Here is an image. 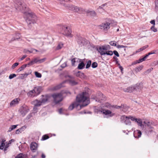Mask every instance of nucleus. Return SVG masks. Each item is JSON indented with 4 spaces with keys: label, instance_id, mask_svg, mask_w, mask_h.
I'll return each instance as SVG.
<instances>
[{
    "label": "nucleus",
    "instance_id": "nucleus-16",
    "mask_svg": "<svg viewBox=\"0 0 158 158\" xmlns=\"http://www.w3.org/2000/svg\"><path fill=\"white\" fill-rule=\"evenodd\" d=\"M141 134L142 133L141 131L139 130L135 131L134 133V136L135 138H136L140 137L141 136Z\"/></svg>",
    "mask_w": 158,
    "mask_h": 158
},
{
    "label": "nucleus",
    "instance_id": "nucleus-19",
    "mask_svg": "<svg viewBox=\"0 0 158 158\" xmlns=\"http://www.w3.org/2000/svg\"><path fill=\"white\" fill-rule=\"evenodd\" d=\"M134 87L135 88L134 90H137V89L141 90L143 88V85L142 83H137L134 86Z\"/></svg>",
    "mask_w": 158,
    "mask_h": 158
},
{
    "label": "nucleus",
    "instance_id": "nucleus-23",
    "mask_svg": "<svg viewBox=\"0 0 158 158\" xmlns=\"http://www.w3.org/2000/svg\"><path fill=\"white\" fill-rule=\"evenodd\" d=\"M35 92V91H34V89H33V90L29 91L27 93V95L28 97L33 98L34 97L36 96Z\"/></svg>",
    "mask_w": 158,
    "mask_h": 158
},
{
    "label": "nucleus",
    "instance_id": "nucleus-29",
    "mask_svg": "<svg viewBox=\"0 0 158 158\" xmlns=\"http://www.w3.org/2000/svg\"><path fill=\"white\" fill-rule=\"evenodd\" d=\"M85 65L84 63L83 62H81L78 64L77 68L79 69H82L84 68Z\"/></svg>",
    "mask_w": 158,
    "mask_h": 158
},
{
    "label": "nucleus",
    "instance_id": "nucleus-48",
    "mask_svg": "<svg viewBox=\"0 0 158 158\" xmlns=\"http://www.w3.org/2000/svg\"><path fill=\"white\" fill-rule=\"evenodd\" d=\"M16 76V75L15 74H12L9 75V78L10 79H11Z\"/></svg>",
    "mask_w": 158,
    "mask_h": 158
},
{
    "label": "nucleus",
    "instance_id": "nucleus-4",
    "mask_svg": "<svg viewBox=\"0 0 158 158\" xmlns=\"http://www.w3.org/2000/svg\"><path fill=\"white\" fill-rule=\"evenodd\" d=\"M54 102L57 104L62 100L63 95L61 93L54 94L52 95Z\"/></svg>",
    "mask_w": 158,
    "mask_h": 158
},
{
    "label": "nucleus",
    "instance_id": "nucleus-37",
    "mask_svg": "<svg viewBox=\"0 0 158 158\" xmlns=\"http://www.w3.org/2000/svg\"><path fill=\"white\" fill-rule=\"evenodd\" d=\"M109 44L112 46H117L116 42L114 41H111L109 42Z\"/></svg>",
    "mask_w": 158,
    "mask_h": 158
},
{
    "label": "nucleus",
    "instance_id": "nucleus-30",
    "mask_svg": "<svg viewBox=\"0 0 158 158\" xmlns=\"http://www.w3.org/2000/svg\"><path fill=\"white\" fill-rule=\"evenodd\" d=\"M135 122L137 123L139 126H140L141 127H142L143 126L141 119L140 118H137V120Z\"/></svg>",
    "mask_w": 158,
    "mask_h": 158
},
{
    "label": "nucleus",
    "instance_id": "nucleus-2",
    "mask_svg": "<svg viewBox=\"0 0 158 158\" xmlns=\"http://www.w3.org/2000/svg\"><path fill=\"white\" fill-rule=\"evenodd\" d=\"M25 20L29 28H31L32 24L37 22L38 19L36 15L33 12H25L24 13Z\"/></svg>",
    "mask_w": 158,
    "mask_h": 158
},
{
    "label": "nucleus",
    "instance_id": "nucleus-46",
    "mask_svg": "<svg viewBox=\"0 0 158 158\" xmlns=\"http://www.w3.org/2000/svg\"><path fill=\"white\" fill-rule=\"evenodd\" d=\"M49 138V137L48 136V135H44L42 136V139L43 140H45L46 139H48Z\"/></svg>",
    "mask_w": 158,
    "mask_h": 158
},
{
    "label": "nucleus",
    "instance_id": "nucleus-60",
    "mask_svg": "<svg viewBox=\"0 0 158 158\" xmlns=\"http://www.w3.org/2000/svg\"><path fill=\"white\" fill-rule=\"evenodd\" d=\"M117 47L118 48H125V46H123V45H117Z\"/></svg>",
    "mask_w": 158,
    "mask_h": 158
},
{
    "label": "nucleus",
    "instance_id": "nucleus-51",
    "mask_svg": "<svg viewBox=\"0 0 158 158\" xmlns=\"http://www.w3.org/2000/svg\"><path fill=\"white\" fill-rule=\"evenodd\" d=\"M151 29L154 32H156L157 31V29L155 28V25L152 26L151 28Z\"/></svg>",
    "mask_w": 158,
    "mask_h": 158
},
{
    "label": "nucleus",
    "instance_id": "nucleus-62",
    "mask_svg": "<svg viewBox=\"0 0 158 158\" xmlns=\"http://www.w3.org/2000/svg\"><path fill=\"white\" fill-rule=\"evenodd\" d=\"M113 59H114L116 63H118V59L117 58L116 56H114Z\"/></svg>",
    "mask_w": 158,
    "mask_h": 158
},
{
    "label": "nucleus",
    "instance_id": "nucleus-39",
    "mask_svg": "<svg viewBox=\"0 0 158 158\" xmlns=\"http://www.w3.org/2000/svg\"><path fill=\"white\" fill-rule=\"evenodd\" d=\"M63 44L60 43L56 48V49L57 50H59L61 49L63 47Z\"/></svg>",
    "mask_w": 158,
    "mask_h": 158
},
{
    "label": "nucleus",
    "instance_id": "nucleus-58",
    "mask_svg": "<svg viewBox=\"0 0 158 158\" xmlns=\"http://www.w3.org/2000/svg\"><path fill=\"white\" fill-rule=\"evenodd\" d=\"M9 145H8V144H6V145L5 144V146H4V151H6L8 148L9 147Z\"/></svg>",
    "mask_w": 158,
    "mask_h": 158
},
{
    "label": "nucleus",
    "instance_id": "nucleus-53",
    "mask_svg": "<svg viewBox=\"0 0 158 158\" xmlns=\"http://www.w3.org/2000/svg\"><path fill=\"white\" fill-rule=\"evenodd\" d=\"M15 158H23V154L22 153H20L18 154Z\"/></svg>",
    "mask_w": 158,
    "mask_h": 158
},
{
    "label": "nucleus",
    "instance_id": "nucleus-17",
    "mask_svg": "<svg viewBox=\"0 0 158 158\" xmlns=\"http://www.w3.org/2000/svg\"><path fill=\"white\" fill-rule=\"evenodd\" d=\"M20 99L18 98L15 99L11 101L10 102V105L11 106H14L18 104Z\"/></svg>",
    "mask_w": 158,
    "mask_h": 158
},
{
    "label": "nucleus",
    "instance_id": "nucleus-43",
    "mask_svg": "<svg viewBox=\"0 0 158 158\" xmlns=\"http://www.w3.org/2000/svg\"><path fill=\"white\" fill-rule=\"evenodd\" d=\"M89 13L92 16H94L96 15V13L94 11H89Z\"/></svg>",
    "mask_w": 158,
    "mask_h": 158
},
{
    "label": "nucleus",
    "instance_id": "nucleus-11",
    "mask_svg": "<svg viewBox=\"0 0 158 158\" xmlns=\"http://www.w3.org/2000/svg\"><path fill=\"white\" fill-rule=\"evenodd\" d=\"M33 89L35 91V95L37 96L40 93L42 90V87L41 86L35 87Z\"/></svg>",
    "mask_w": 158,
    "mask_h": 158
},
{
    "label": "nucleus",
    "instance_id": "nucleus-50",
    "mask_svg": "<svg viewBox=\"0 0 158 158\" xmlns=\"http://www.w3.org/2000/svg\"><path fill=\"white\" fill-rule=\"evenodd\" d=\"M94 111L97 113H102V110L95 109L94 110Z\"/></svg>",
    "mask_w": 158,
    "mask_h": 158
},
{
    "label": "nucleus",
    "instance_id": "nucleus-1",
    "mask_svg": "<svg viewBox=\"0 0 158 158\" xmlns=\"http://www.w3.org/2000/svg\"><path fill=\"white\" fill-rule=\"evenodd\" d=\"M87 93L85 92L77 95L76 97V101L73 102L69 106L68 110H71L75 108L78 110L88 105L90 102L89 98L87 97Z\"/></svg>",
    "mask_w": 158,
    "mask_h": 158
},
{
    "label": "nucleus",
    "instance_id": "nucleus-5",
    "mask_svg": "<svg viewBox=\"0 0 158 158\" xmlns=\"http://www.w3.org/2000/svg\"><path fill=\"white\" fill-rule=\"evenodd\" d=\"M110 49L111 47L109 45L106 44L98 48H97V50L101 54L102 52H104V51H108Z\"/></svg>",
    "mask_w": 158,
    "mask_h": 158
},
{
    "label": "nucleus",
    "instance_id": "nucleus-18",
    "mask_svg": "<svg viewBox=\"0 0 158 158\" xmlns=\"http://www.w3.org/2000/svg\"><path fill=\"white\" fill-rule=\"evenodd\" d=\"M77 42L81 46H82L85 44V40L81 37H80L77 41Z\"/></svg>",
    "mask_w": 158,
    "mask_h": 158
},
{
    "label": "nucleus",
    "instance_id": "nucleus-7",
    "mask_svg": "<svg viewBox=\"0 0 158 158\" xmlns=\"http://www.w3.org/2000/svg\"><path fill=\"white\" fill-rule=\"evenodd\" d=\"M23 116H24L28 112L29 109L26 105H23L19 110Z\"/></svg>",
    "mask_w": 158,
    "mask_h": 158
},
{
    "label": "nucleus",
    "instance_id": "nucleus-36",
    "mask_svg": "<svg viewBox=\"0 0 158 158\" xmlns=\"http://www.w3.org/2000/svg\"><path fill=\"white\" fill-rule=\"evenodd\" d=\"M157 52H158V51L157 50H154L148 53L147 54L149 56L151 54H156Z\"/></svg>",
    "mask_w": 158,
    "mask_h": 158
},
{
    "label": "nucleus",
    "instance_id": "nucleus-45",
    "mask_svg": "<svg viewBox=\"0 0 158 158\" xmlns=\"http://www.w3.org/2000/svg\"><path fill=\"white\" fill-rule=\"evenodd\" d=\"M98 66V64L96 62H94L91 65V66L92 68H96Z\"/></svg>",
    "mask_w": 158,
    "mask_h": 158
},
{
    "label": "nucleus",
    "instance_id": "nucleus-34",
    "mask_svg": "<svg viewBox=\"0 0 158 158\" xmlns=\"http://www.w3.org/2000/svg\"><path fill=\"white\" fill-rule=\"evenodd\" d=\"M98 94L100 96V98H99V99L102 100H105V98L104 95L102 94L99 92L98 93Z\"/></svg>",
    "mask_w": 158,
    "mask_h": 158
},
{
    "label": "nucleus",
    "instance_id": "nucleus-47",
    "mask_svg": "<svg viewBox=\"0 0 158 158\" xmlns=\"http://www.w3.org/2000/svg\"><path fill=\"white\" fill-rule=\"evenodd\" d=\"M23 52L25 53H27L28 52L30 53H31L33 52V51L31 50V49L30 50H29L27 49H24Z\"/></svg>",
    "mask_w": 158,
    "mask_h": 158
},
{
    "label": "nucleus",
    "instance_id": "nucleus-32",
    "mask_svg": "<svg viewBox=\"0 0 158 158\" xmlns=\"http://www.w3.org/2000/svg\"><path fill=\"white\" fill-rule=\"evenodd\" d=\"M79 60V59H78L77 58H74L72 59L71 60V63H72V64L73 66H75V63L76 62H77L78 60Z\"/></svg>",
    "mask_w": 158,
    "mask_h": 158
},
{
    "label": "nucleus",
    "instance_id": "nucleus-56",
    "mask_svg": "<svg viewBox=\"0 0 158 158\" xmlns=\"http://www.w3.org/2000/svg\"><path fill=\"white\" fill-rule=\"evenodd\" d=\"M113 54L114 53L117 56L119 57V55L118 52H117V51L116 50H114L113 51Z\"/></svg>",
    "mask_w": 158,
    "mask_h": 158
},
{
    "label": "nucleus",
    "instance_id": "nucleus-61",
    "mask_svg": "<svg viewBox=\"0 0 158 158\" xmlns=\"http://www.w3.org/2000/svg\"><path fill=\"white\" fill-rule=\"evenodd\" d=\"M17 126L18 125H13L11 126V127L13 130H14L17 127Z\"/></svg>",
    "mask_w": 158,
    "mask_h": 158
},
{
    "label": "nucleus",
    "instance_id": "nucleus-25",
    "mask_svg": "<svg viewBox=\"0 0 158 158\" xmlns=\"http://www.w3.org/2000/svg\"><path fill=\"white\" fill-rule=\"evenodd\" d=\"M35 43L36 44L38 45H40V47H42L44 45V42L43 40L40 39H38L37 40Z\"/></svg>",
    "mask_w": 158,
    "mask_h": 158
},
{
    "label": "nucleus",
    "instance_id": "nucleus-40",
    "mask_svg": "<svg viewBox=\"0 0 158 158\" xmlns=\"http://www.w3.org/2000/svg\"><path fill=\"white\" fill-rule=\"evenodd\" d=\"M60 2V3L61 4H63L64 6H66V4L64 3V2H67L68 1H69L70 0H58Z\"/></svg>",
    "mask_w": 158,
    "mask_h": 158
},
{
    "label": "nucleus",
    "instance_id": "nucleus-24",
    "mask_svg": "<svg viewBox=\"0 0 158 158\" xmlns=\"http://www.w3.org/2000/svg\"><path fill=\"white\" fill-rule=\"evenodd\" d=\"M75 75L77 77H79L81 78H83L85 77L84 73L80 71H78L75 74Z\"/></svg>",
    "mask_w": 158,
    "mask_h": 158
},
{
    "label": "nucleus",
    "instance_id": "nucleus-20",
    "mask_svg": "<svg viewBox=\"0 0 158 158\" xmlns=\"http://www.w3.org/2000/svg\"><path fill=\"white\" fill-rule=\"evenodd\" d=\"M26 126H24L22 127L21 128L17 129L15 131V133L17 134H19L21 133L22 131H23L26 128Z\"/></svg>",
    "mask_w": 158,
    "mask_h": 158
},
{
    "label": "nucleus",
    "instance_id": "nucleus-26",
    "mask_svg": "<svg viewBox=\"0 0 158 158\" xmlns=\"http://www.w3.org/2000/svg\"><path fill=\"white\" fill-rule=\"evenodd\" d=\"M33 103L35 106L36 107L40 106L41 105L42 102L40 100H35L33 102Z\"/></svg>",
    "mask_w": 158,
    "mask_h": 158
},
{
    "label": "nucleus",
    "instance_id": "nucleus-10",
    "mask_svg": "<svg viewBox=\"0 0 158 158\" xmlns=\"http://www.w3.org/2000/svg\"><path fill=\"white\" fill-rule=\"evenodd\" d=\"M110 23L106 22L105 23H102L100 26L101 29H102L105 31H107L110 28Z\"/></svg>",
    "mask_w": 158,
    "mask_h": 158
},
{
    "label": "nucleus",
    "instance_id": "nucleus-9",
    "mask_svg": "<svg viewBox=\"0 0 158 158\" xmlns=\"http://www.w3.org/2000/svg\"><path fill=\"white\" fill-rule=\"evenodd\" d=\"M65 7H67L69 10H72L74 12H77L80 10V8L77 6L72 5L69 4L67 5H65Z\"/></svg>",
    "mask_w": 158,
    "mask_h": 158
},
{
    "label": "nucleus",
    "instance_id": "nucleus-3",
    "mask_svg": "<svg viewBox=\"0 0 158 158\" xmlns=\"http://www.w3.org/2000/svg\"><path fill=\"white\" fill-rule=\"evenodd\" d=\"M61 29V32L63 34L67 36H70L71 33V30L69 27L66 26H63L60 28Z\"/></svg>",
    "mask_w": 158,
    "mask_h": 158
},
{
    "label": "nucleus",
    "instance_id": "nucleus-63",
    "mask_svg": "<svg viewBox=\"0 0 158 158\" xmlns=\"http://www.w3.org/2000/svg\"><path fill=\"white\" fill-rule=\"evenodd\" d=\"M66 63H64L63 64H62L61 66V67L62 68H64L66 66Z\"/></svg>",
    "mask_w": 158,
    "mask_h": 158
},
{
    "label": "nucleus",
    "instance_id": "nucleus-57",
    "mask_svg": "<svg viewBox=\"0 0 158 158\" xmlns=\"http://www.w3.org/2000/svg\"><path fill=\"white\" fill-rule=\"evenodd\" d=\"M155 8L156 9H158V0H156L155 1Z\"/></svg>",
    "mask_w": 158,
    "mask_h": 158
},
{
    "label": "nucleus",
    "instance_id": "nucleus-21",
    "mask_svg": "<svg viewBox=\"0 0 158 158\" xmlns=\"http://www.w3.org/2000/svg\"><path fill=\"white\" fill-rule=\"evenodd\" d=\"M43 97L41 98V101L42 103H45L49 99V97L48 95L44 96L42 95Z\"/></svg>",
    "mask_w": 158,
    "mask_h": 158
},
{
    "label": "nucleus",
    "instance_id": "nucleus-54",
    "mask_svg": "<svg viewBox=\"0 0 158 158\" xmlns=\"http://www.w3.org/2000/svg\"><path fill=\"white\" fill-rule=\"evenodd\" d=\"M130 119H131L132 121H135V122L137 120V118L134 117H132L130 116H129Z\"/></svg>",
    "mask_w": 158,
    "mask_h": 158
},
{
    "label": "nucleus",
    "instance_id": "nucleus-33",
    "mask_svg": "<svg viewBox=\"0 0 158 158\" xmlns=\"http://www.w3.org/2000/svg\"><path fill=\"white\" fill-rule=\"evenodd\" d=\"M27 67V65H23L20 67L17 70L18 73L19 72L23 70L24 69Z\"/></svg>",
    "mask_w": 158,
    "mask_h": 158
},
{
    "label": "nucleus",
    "instance_id": "nucleus-55",
    "mask_svg": "<svg viewBox=\"0 0 158 158\" xmlns=\"http://www.w3.org/2000/svg\"><path fill=\"white\" fill-rule=\"evenodd\" d=\"M19 64L18 63H14L12 66V69H14Z\"/></svg>",
    "mask_w": 158,
    "mask_h": 158
},
{
    "label": "nucleus",
    "instance_id": "nucleus-28",
    "mask_svg": "<svg viewBox=\"0 0 158 158\" xmlns=\"http://www.w3.org/2000/svg\"><path fill=\"white\" fill-rule=\"evenodd\" d=\"M34 63H41L43 62L44 61V59H42L40 60H39L37 58H35L33 60Z\"/></svg>",
    "mask_w": 158,
    "mask_h": 158
},
{
    "label": "nucleus",
    "instance_id": "nucleus-41",
    "mask_svg": "<svg viewBox=\"0 0 158 158\" xmlns=\"http://www.w3.org/2000/svg\"><path fill=\"white\" fill-rule=\"evenodd\" d=\"M35 74L36 77H37L40 78L42 77L41 74L37 72H35Z\"/></svg>",
    "mask_w": 158,
    "mask_h": 158
},
{
    "label": "nucleus",
    "instance_id": "nucleus-8",
    "mask_svg": "<svg viewBox=\"0 0 158 158\" xmlns=\"http://www.w3.org/2000/svg\"><path fill=\"white\" fill-rule=\"evenodd\" d=\"M129 116H127L125 115L122 116L121 117V121L122 123H125L126 125L130 124L131 122Z\"/></svg>",
    "mask_w": 158,
    "mask_h": 158
},
{
    "label": "nucleus",
    "instance_id": "nucleus-44",
    "mask_svg": "<svg viewBox=\"0 0 158 158\" xmlns=\"http://www.w3.org/2000/svg\"><path fill=\"white\" fill-rule=\"evenodd\" d=\"M4 146H5V143H4V141H2V142L1 145L0 146V149L2 150L4 149Z\"/></svg>",
    "mask_w": 158,
    "mask_h": 158
},
{
    "label": "nucleus",
    "instance_id": "nucleus-13",
    "mask_svg": "<svg viewBox=\"0 0 158 158\" xmlns=\"http://www.w3.org/2000/svg\"><path fill=\"white\" fill-rule=\"evenodd\" d=\"M14 2L16 4H17V5L18 6V8L20 10H21L22 9H23V5L22 3L21 2V0H14Z\"/></svg>",
    "mask_w": 158,
    "mask_h": 158
},
{
    "label": "nucleus",
    "instance_id": "nucleus-52",
    "mask_svg": "<svg viewBox=\"0 0 158 158\" xmlns=\"http://www.w3.org/2000/svg\"><path fill=\"white\" fill-rule=\"evenodd\" d=\"M62 86V84H60L58 85L55 86L54 88V89L55 90L61 88Z\"/></svg>",
    "mask_w": 158,
    "mask_h": 158
},
{
    "label": "nucleus",
    "instance_id": "nucleus-42",
    "mask_svg": "<svg viewBox=\"0 0 158 158\" xmlns=\"http://www.w3.org/2000/svg\"><path fill=\"white\" fill-rule=\"evenodd\" d=\"M114 108H116V109H119V108H124L125 107V106L124 105H122L121 106H117V105H115V106H113Z\"/></svg>",
    "mask_w": 158,
    "mask_h": 158
},
{
    "label": "nucleus",
    "instance_id": "nucleus-6",
    "mask_svg": "<svg viewBox=\"0 0 158 158\" xmlns=\"http://www.w3.org/2000/svg\"><path fill=\"white\" fill-rule=\"evenodd\" d=\"M65 77L66 78H69L68 80L71 85H74L77 84V82L75 81L74 77L73 76L67 75L65 76Z\"/></svg>",
    "mask_w": 158,
    "mask_h": 158
},
{
    "label": "nucleus",
    "instance_id": "nucleus-38",
    "mask_svg": "<svg viewBox=\"0 0 158 158\" xmlns=\"http://www.w3.org/2000/svg\"><path fill=\"white\" fill-rule=\"evenodd\" d=\"M91 61L90 60H88L86 66V68H89L91 66Z\"/></svg>",
    "mask_w": 158,
    "mask_h": 158
},
{
    "label": "nucleus",
    "instance_id": "nucleus-22",
    "mask_svg": "<svg viewBox=\"0 0 158 158\" xmlns=\"http://www.w3.org/2000/svg\"><path fill=\"white\" fill-rule=\"evenodd\" d=\"M100 54L101 55H107L112 56L113 54V52L112 51H109V50L106 51H104V52H102Z\"/></svg>",
    "mask_w": 158,
    "mask_h": 158
},
{
    "label": "nucleus",
    "instance_id": "nucleus-27",
    "mask_svg": "<svg viewBox=\"0 0 158 158\" xmlns=\"http://www.w3.org/2000/svg\"><path fill=\"white\" fill-rule=\"evenodd\" d=\"M29 75V73H25L24 74H21L19 75V78L21 79H23L26 78Z\"/></svg>",
    "mask_w": 158,
    "mask_h": 158
},
{
    "label": "nucleus",
    "instance_id": "nucleus-31",
    "mask_svg": "<svg viewBox=\"0 0 158 158\" xmlns=\"http://www.w3.org/2000/svg\"><path fill=\"white\" fill-rule=\"evenodd\" d=\"M148 56L147 54H146L145 56L142 58H140L138 60V63H140L144 61H145L147 57Z\"/></svg>",
    "mask_w": 158,
    "mask_h": 158
},
{
    "label": "nucleus",
    "instance_id": "nucleus-15",
    "mask_svg": "<svg viewBox=\"0 0 158 158\" xmlns=\"http://www.w3.org/2000/svg\"><path fill=\"white\" fill-rule=\"evenodd\" d=\"M134 86H130L127 88L123 89V91L125 92L131 93L134 90Z\"/></svg>",
    "mask_w": 158,
    "mask_h": 158
},
{
    "label": "nucleus",
    "instance_id": "nucleus-12",
    "mask_svg": "<svg viewBox=\"0 0 158 158\" xmlns=\"http://www.w3.org/2000/svg\"><path fill=\"white\" fill-rule=\"evenodd\" d=\"M102 112L103 114L106 115H109L108 116L109 117H112L114 114V113H112L111 111L109 110H102Z\"/></svg>",
    "mask_w": 158,
    "mask_h": 158
},
{
    "label": "nucleus",
    "instance_id": "nucleus-35",
    "mask_svg": "<svg viewBox=\"0 0 158 158\" xmlns=\"http://www.w3.org/2000/svg\"><path fill=\"white\" fill-rule=\"evenodd\" d=\"M143 67V66L142 65L137 67L135 68V71L137 72H139L142 69Z\"/></svg>",
    "mask_w": 158,
    "mask_h": 158
},
{
    "label": "nucleus",
    "instance_id": "nucleus-14",
    "mask_svg": "<svg viewBox=\"0 0 158 158\" xmlns=\"http://www.w3.org/2000/svg\"><path fill=\"white\" fill-rule=\"evenodd\" d=\"M38 145L35 142L32 143L30 145V148L33 152H35L37 149Z\"/></svg>",
    "mask_w": 158,
    "mask_h": 158
},
{
    "label": "nucleus",
    "instance_id": "nucleus-59",
    "mask_svg": "<svg viewBox=\"0 0 158 158\" xmlns=\"http://www.w3.org/2000/svg\"><path fill=\"white\" fill-rule=\"evenodd\" d=\"M27 56L26 55H23L22 57L20 58L19 60V61H21L23 60L24 59H25L26 57Z\"/></svg>",
    "mask_w": 158,
    "mask_h": 158
},
{
    "label": "nucleus",
    "instance_id": "nucleus-49",
    "mask_svg": "<svg viewBox=\"0 0 158 158\" xmlns=\"http://www.w3.org/2000/svg\"><path fill=\"white\" fill-rule=\"evenodd\" d=\"M106 3H105V4H103L102 5H101V6H99V7L98 8V10L102 9L103 10H104V9H103V7L104 6H106Z\"/></svg>",
    "mask_w": 158,
    "mask_h": 158
},
{
    "label": "nucleus",
    "instance_id": "nucleus-64",
    "mask_svg": "<svg viewBox=\"0 0 158 158\" xmlns=\"http://www.w3.org/2000/svg\"><path fill=\"white\" fill-rule=\"evenodd\" d=\"M148 47V45H145V46L143 47H142L141 48H142V50L143 51V50H144L146 48H147Z\"/></svg>",
    "mask_w": 158,
    "mask_h": 158
}]
</instances>
